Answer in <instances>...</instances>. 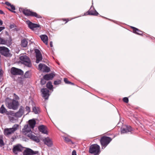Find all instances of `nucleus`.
Segmentation results:
<instances>
[{
    "instance_id": "obj_24",
    "label": "nucleus",
    "mask_w": 155,
    "mask_h": 155,
    "mask_svg": "<svg viewBox=\"0 0 155 155\" xmlns=\"http://www.w3.org/2000/svg\"><path fill=\"white\" fill-rule=\"evenodd\" d=\"M9 111H7V109L5 107L4 105H2L1 107H0V113L2 114H4L5 113L6 115H7L8 112L9 113Z\"/></svg>"
},
{
    "instance_id": "obj_17",
    "label": "nucleus",
    "mask_w": 155,
    "mask_h": 155,
    "mask_svg": "<svg viewBox=\"0 0 155 155\" xmlns=\"http://www.w3.org/2000/svg\"><path fill=\"white\" fill-rule=\"evenodd\" d=\"M28 27L32 30H34L36 28L39 27V25L33 23L29 21H26Z\"/></svg>"
},
{
    "instance_id": "obj_16",
    "label": "nucleus",
    "mask_w": 155,
    "mask_h": 155,
    "mask_svg": "<svg viewBox=\"0 0 155 155\" xmlns=\"http://www.w3.org/2000/svg\"><path fill=\"white\" fill-rule=\"evenodd\" d=\"M22 150V147L20 144H18L14 147L13 151L15 154H17L18 152L21 151Z\"/></svg>"
},
{
    "instance_id": "obj_18",
    "label": "nucleus",
    "mask_w": 155,
    "mask_h": 155,
    "mask_svg": "<svg viewBox=\"0 0 155 155\" xmlns=\"http://www.w3.org/2000/svg\"><path fill=\"white\" fill-rule=\"evenodd\" d=\"M41 91L43 94V97L45 99H47L49 96V91L47 88H43Z\"/></svg>"
},
{
    "instance_id": "obj_9",
    "label": "nucleus",
    "mask_w": 155,
    "mask_h": 155,
    "mask_svg": "<svg viewBox=\"0 0 155 155\" xmlns=\"http://www.w3.org/2000/svg\"><path fill=\"white\" fill-rule=\"evenodd\" d=\"M11 72L13 75H22L23 74V72L21 70L15 67L11 68Z\"/></svg>"
},
{
    "instance_id": "obj_37",
    "label": "nucleus",
    "mask_w": 155,
    "mask_h": 155,
    "mask_svg": "<svg viewBox=\"0 0 155 155\" xmlns=\"http://www.w3.org/2000/svg\"><path fill=\"white\" fill-rule=\"evenodd\" d=\"M64 139L65 141L67 142H69L71 141V140L68 138L67 137H64Z\"/></svg>"
},
{
    "instance_id": "obj_21",
    "label": "nucleus",
    "mask_w": 155,
    "mask_h": 155,
    "mask_svg": "<svg viewBox=\"0 0 155 155\" xmlns=\"http://www.w3.org/2000/svg\"><path fill=\"white\" fill-rule=\"evenodd\" d=\"M40 37L43 42L45 45H47L48 40V38L47 36L45 35H41L40 36Z\"/></svg>"
},
{
    "instance_id": "obj_23",
    "label": "nucleus",
    "mask_w": 155,
    "mask_h": 155,
    "mask_svg": "<svg viewBox=\"0 0 155 155\" xmlns=\"http://www.w3.org/2000/svg\"><path fill=\"white\" fill-rule=\"evenodd\" d=\"M36 122L34 119H31L28 121V125L32 129H33L35 127Z\"/></svg>"
},
{
    "instance_id": "obj_27",
    "label": "nucleus",
    "mask_w": 155,
    "mask_h": 155,
    "mask_svg": "<svg viewBox=\"0 0 155 155\" xmlns=\"http://www.w3.org/2000/svg\"><path fill=\"white\" fill-rule=\"evenodd\" d=\"M132 28L133 29V31L134 33L138 35H140L141 34L140 33L141 32V31H140L137 28L134 27H132Z\"/></svg>"
},
{
    "instance_id": "obj_7",
    "label": "nucleus",
    "mask_w": 155,
    "mask_h": 155,
    "mask_svg": "<svg viewBox=\"0 0 155 155\" xmlns=\"http://www.w3.org/2000/svg\"><path fill=\"white\" fill-rule=\"evenodd\" d=\"M31 128L29 126L28 124H26L25 125L24 128L22 130V132L23 134L25 135H27L29 133V134H27V136L30 137L31 136Z\"/></svg>"
},
{
    "instance_id": "obj_25",
    "label": "nucleus",
    "mask_w": 155,
    "mask_h": 155,
    "mask_svg": "<svg viewBox=\"0 0 155 155\" xmlns=\"http://www.w3.org/2000/svg\"><path fill=\"white\" fill-rule=\"evenodd\" d=\"M32 110L33 112L35 114H38L40 112L39 108L35 106L33 107Z\"/></svg>"
},
{
    "instance_id": "obj_3",
    "label": "nucleus",
    "mask_w": 155,
    "mask_h": 155,
    "mask_svg": "<svg viewBox=\"0 0 155 155\" xmlns=\"http://www.w3.org/2000/svg\"><path fill=\"white\" fill-rule=\"evenodd\" d=\"M18 125L15 124L11 128L5 129L4 130L5 135L6 136H9L14 133L15 131L18 129Z\"/></svg>"
},
{
    "instance_id": "obj_5",
    "label": "nucleus",
    "mask_w": 155,
    "mask_h": 155,
    "mask_svg": "<svg viewBox=\"0 0 155 155\" xmlns=\"http://www.w3.org/2000/svg\"><path fill=\"white\" fill-rule=\"evenodd\" d=\"M111 140V139L109 137H102L100 140L101 144L103 147L105 148Z\"/></svg>"
},
{
    "instance_id": "obj_43",
    "label": "nucleus",
    "mask_w": 155,
    "mask_h": 155,
    "mask_svg": "<svg viewBox=\"0 0 155 155\" xmlns=\"http://www.w3.org/2000/svg\"><path fill=\"white\" fill-rule=\"evenodd\" d=\"M5 4L8 6H10V5H11V4H10L8 2H5Z\"/></svg>"
},
{
    "instance_id": "obj_12",
    "label": "nucleus",
    "mask_w": 155,
    "mask_h": 155,
    "mask_svg": "<svg viewBox=\"0 0 155 155\" xmlns=\"http://www.w3.org/2000/svg\"><path fill=\"white\" fill-rule=\"evenodd\" d=\"M38 69L40 70H42L44 72H48L50 71V69L44 64H40L38 66Z\"/></svg>"
},
{
    "instance_id": "obj_47",
    "label": "nucleus",
    "mask_w": 155,
    "mask_h": 155,
    "mask_svg": "<svg viewBox=\"0 0 155 155\" xmlns=\"http://www.w3.org/2000/svg\"><path fill=\"white\" fill-rule=\"evenodd\" d=\"M0 14H4L3 12L1 10H0Z\"/></svg>"
},
{
    "instance_id": "obj_2",
    "label": "nucleus",
    "mask_w": 155,
    "mask_h": 155,
    "mask_svg": "<svg viewBox=\"0 0 155 155\" xmlns=\"http://www.w3.org/2000/svg\"><path fill=\"white\" fill-rule=\"evenodd\" d=\"M89 152L94 155L99 154L100 152V146L96 144L91 145L89 148Z\"/></svg>"
},
{
    "instance_id": "obj_26",
    "label": "nucleus",
    "mask_w": 155,
    "mask_h": 155,
    "mask_svg": "<svg viewBox=\"0 0 155 155\" xmlns=\"http://www.w3.org/2000/svg\"><path fill=\"white\" fill-rule=\"evenodd\" d=\"M28 45V41L25 39L21 40V45L23 47H25Z\"/></svg>"
},
{
    "instance_id": "obj_42",
    "label": "nucleus",
    "mask_w": 155,
    "mask_h": 155,
    "mask_svg": "<svg viewBox=\"0 0 155 155\" xmlns=\"http://www.w3.org/2000/svg\"><path fill=\"white\" fill-rule=\"evenodd\" d=\"M15 25H11L10 26V28H12L15 27Z\"/></svg>"
},
{
    "instance_id": "obj_28",
    "label": "nucleus",
    "mask_w": 155,
    "mask_h": 155,
    "mask_svg": "<svg viewBox=\"0 0 155 155\" xmlns=\"http://www.w3.org/2000/svg\"><path fill=\"white\" fill-rule=\"evenodd\" d=\"M88 14L89 15H97L98 13L96 11H95L93 12L90 11L88 12Z\"/></svg>"
},
{
    "instance_id": "obj_35",
    "label": "nucleus",
    "mask_w": 155,
    "mask_h": 155,
    "mask_svg": "<svg viewBox=\"0 0 155 155\" xmlns=\"http://www.w3.org/2000/svg\"><path fill=\"white\" fill-rule=\"evenodd\" d=\"M61 83V81L60 80L56 81H54V84L55 85H58L60 84Z\"/></svg>"
},
{
    "instance_id": "obj_22",
    "label": "nucleus",
    "mask_w": 155,
    "mask_h": 155,
    "mask_svg": "<svg viewBox=\"0 0 155 155\" xmlns=\"http://www.w3.org/2000/svg\"><path fill=\"white\" fill-rule=\"evenodd\" d=\"M54 75L53 73H51L48 74H47L44 76V79L46 80L52 79L53 78Z\"/></svg>"
},
{
    "instance_id": "obj_49",
    "label": "nucleus",
    "mask_w": 155,
    "mask_h": 155,
    "mask_svg": "<svg viewBox=\"0 0 155 155\" xmlns=\"http://www.w3.org/2000/svg\"><path fill=\"white\" fill-rule=\"evenodd\" d=\"M13 12H14V13H15V11H13Z\"/></svg>"
},
{
    "instance_id": "obj_41",
    "label": "nucleus",
    "mask_w": 155,
    "mask_h": 155,
    "mask_svg": "<svg viewBox=\"0 0 155 155\" xmlns=\"http://www.w3.org/2000/svg\"><path fill=\"white\" fill-rule=\"evenodd\" d=\"M72 155H77L76 152L75 150H73L72 152Z\"/></svg>"
},
{
    "instance_id": "obj_30",
    "label": "nucleus",
    "mask_w": 155,
    "mask_h": 155,
    "mask_svg": "<svg viewBox=\"0 0 155 155\" xmlns=\"http://www.w3.org/2000/svg\"><path fill=\"white\" fill-rule=\"evenodd\" d=\"M6 43V41L0 37V44H5Z\"/></svg>"
},
{
    "instance_id": "obj_13",
    "label": "nucleus",
    "mask_w": 155,
    "mask_h": 155,
    "mask_svg": "<svg viewBox=\"0 0 155 155\" xmlns=\"http://www.w3.org/2000/svg\"><path fill=\"white\" fill-rule=\"evenodd\" d=\"M44 143L48 147H51L53 145V142L51 140L49 137L42 139Z\"/></svg>"
},
{
    "instance_id": "obj_45",
    "label": "nucleus",
    "mask_w": 155,
    "mask_h": 155,
    "mask_svg": "<svg viewBox=\"0 0 155 155\" xmlns=\"http://www.w3.org/2000/svg\"><path fill=\"white\" fill-rule=\"evenodd\" d=\"M50 45L51 47H53V43L51 41L50 42Z\"/></svg>"
},
{
    "instance_id": "obj_39",
    "label": "nucleus",
    "mask_w": 155,
    "mask_h": 155,
    "mask_svg": "<svg viewBox=\"0 0 155 155\" xmlns=\"http://www.w3.org/2000/svg\"><path fill=\"white\" fill-rule=\"evenodd\" d=\"M46 82L45 79H42L41 80V83L42 84H44Z\"/></svg>"
},
{
    "instance_id": "obj_19",
    "label": "nucleus",
    "mask_w": 155,
    "mask_h": 155,
    "mask_svg": "<svg viewBox=\"0 0 155 155\" xmlns=\"http://www.w3.org/2000/svg\"><path fill=\"white\" fill-rule=\"evenodd\" d=\"M24 112V109L23 107H21L18 112L16 113H14L16 115V117H21L23 115Z\"/></svg>"
},
{
    "instance_id": "obj_10",
    "label": "nucleus",
    "mask_w": 155,
    "mask_h": 155,
    "mask_svg": "<svg viewBox=\"0 0 155 155\" xmlns=\"http://www.w3.org/2000/svg\"><path fill=\"white\" fill-rule=\"evenodd\" d=\"M0 53L5 56L7 57L9 55L8 49L4 47H0Z\"/></svg>"
},
{
    "instance_id": "obj_6",
    "label": "nucleus",
    "mask_w": 155,
    "mask_h": 155,
    "mask_svg": "<svg viewBox=\"0 0 155 155\" xmlns=\"http://www.w3.org/2000/svg\"><path fill=\"white\" fill-rule=\"evenodd\" d=\"M23 13L25 15L28 16L35 17L38 18H41L42 17L36 13L30 11L28 9L24 10L22 11Z\"/></svg>"
},
{
    "instance_id": "obj_20",
    "label": "nucleus",
    "mask_w": 155,
    "mask_h": 155,
    "mask_svg": "<svg viewBox=\"0 0 155 155\" xmlns=\"http://www.w3.org/2000/svg\"><path fill=\"white\" fill-rule=\"evenodd\" d=\"M38 129L39 131L44 134H48L47 128L46 127L42 125L38 127Z\"/></svg>"
},
{
    "instance_id": "obj_34",
    "label": "nucleus",
    "mask_w": 155,
    "mask_h": 155,
    "mask_svg": "<svg viewBox=\"0 0 155 155\" xmlns=\"http://www.w3.org/2000/svg\"><path fill=\"white\" fill-rule=\"evenodd\" d=\"M25 109L26 111L27 112V114L29 112H30L31 110H30V108L29 107H28V106H26L25 107Z\"/></svg>"
},
{
    "instance_id": "obj_15",
    "label": "nucleus",
    "mask_w": 155,
    "mask_h": 155,
    "mask_svg": "<svg viewBox=\"0 0 155 155\" xmlns=\"http://www.w3.org/2000/svg\"><path fill=\"white\" fill-rule=\"evenodd\" d=\"M35 52L36 53V62L37 63H38L42 59V55L39 50L35 49Z\"/></svg>"
},
{
    "instance_id": "obj_48",
    "label": "nucleus",
    "mask_w": 155,
    "mask_h": 155,
    "mask_svg": "<svg viewBox=\"0 0 155 155\" xmlns=\"http://www.w3.org/2000/svg\"><path fill=\"white\" fill-rule=\"evenodd\" d=\"M3 24V22L2 21H1L0 19V25H2V24Z\"/></svg>"
},
{
    "instance_id": "obj_14",
    "label": "nucleus",
    "mask_w": 155,
    "mask_h": 155,
    "mask_svg": "<svg viewBox=\"0 0 155 155\" xmlns=\"http://www.w3.org/2000/svg\"><path fill=\"white\" fill-rule=\"evenodd\" d=\"M132 130V129L130 126H125L121 128V133L125 134L128 132H131Z\"/></svg>"
},
{
    "instance_id": "obj_33",
    "label": "nucleus",
    "mask_w": 155,
    "mask_h": 155,
    "mask_svg": "<svg viewBox=\"0 0 155 155\" xmlns=\"http://www.w3.org/2000/svg\"><path fill=\"white\" fill-rule=\"evenodd\" d=\"M64 82L66 84H73V83L68 81V79L67 78H64Z\"/></svg>"
},
{
    "instance_id": "obj_4",
    "label": "nucleus",
    "mask_w": 155,
    "mask_h": 155,
    "mask_svg": "<svg viewBox=\"0 0 155 155\" xmlns=\"http://www.w3.org/2000/svg\"><path fill=\"white\" fill-rule=\"evenodd\" d=\"M6 105L9 109L16 110L18 108V102L14 100H10L7 102Z\"/></svg>"
},
{
    "instance_id": "obj_8",
    "label": "nucleus",
    "mask_w": 155,
    "mask_h": 155,
    "mask_svg": "<svg viewBox=\"0 0 155 155\" xmlns=\"http://www.w3.org/2000/svg\"><path fill=\"white\" fill-rule=\"evenodd\" d=\"M9 120L12 122H14L17 120V117L13 111H10L8 112L7 115Z\"/></svg>"
},
{
    "instance_id": "obj_32",
    "label": "nucleus",
    "mask_w": 155,
    "mask_h": 155,
    "mask_svg": "<svg viewBox=\"0 0 155 155\" xmlns=\"http://www.w3.org/2000/svg\"><path fill=\"white\" fill-rule=\"evenodd\" d=\"M33 137V140L36 141V142L38 143L39 142V140L36 137Z\"/></svg>"
},
{
    "instance_id": "obj_40",
    "label": "nucleus",
    "mask_w": 155,
    "mask_h": 155,
    "mask_svg": "<svg viewBox=\"0 0 155 155\" xmlns=\"http://www.w3.org/2000/svg\"><path fill=\"white\" fill-rule=\"evenodd\" d=\"M10 7L13 10H15V7L14 5H11Z\"/></svg>"
},
{
    "instance_id": "obj_36",
    "label": "nucleus",
    "mask_w": 155,
    "mask_h": 155,
    "mask_svg": "<svg viewBox=\"0 0 155 155\" xmlns=\"http://www.w3.org/2000/svg\"><path fill=\"white\" fill-rule=\"evenodd\" d=\"M123 101L126 103H127L128 102V99L127 97H125L123 99Z\"/></svg>"
},
{
    "instance_id": "obj_29",
    "label": "nucleus",
    "mask_w": 155,
    "mask_h": 155,
    "mask_svg": "<svg viewBox=\"0 0 155 155\" xmlns=\"http://www.w3.org/2000/svg\"><path fill=\"white\" fill-rule=\"evenodd\" d=\"M47 87L50 89H51L53 87L52 83L51 82H48L47 84Z\"/></svg>"
},
{
    "instance_id": "obj_44",
    "label": "nucleus",
    "mask_w": 155,
    "mask_h": 155,
    "mask_svg": "<svg viewBox=\"0 0 155 155\" xmlns=\"http://www.w3.org/2000/svg\"><path fill=\"white\" fill-rule=\"evenodd\" d=\"M5 28V27H0V32Z\"/></svg>"
},
{
    "instance_id": "obj_31",
    "label": "nucleus",
    "mask_w": 155,
    "mask_h": 155,
    "mask_svg": "<svg viewBox=\"0 0 155 155\" xmlns=\"http://www.w3.org/2000/svg\"><path fill=\"white\" fill-rule=\"evenodd\" d=\"M31 75V73L29 71H27L25 74V78H28L30 77Z\"/></svg>"
},
{
    "instance_id": "obj_11",
    "label": "nucleus",
    "mask_w": 155,
    "mask_h": 155,
    "mask_svg": "<svg viewBox=\"0 0 155 155\" xmlns=\"http://www.w3.org/2000/svg\"><path fill=\"white\" fill-rule=\"evenodd\" d=\"M38 151H33L30 149H27L23 152L24 155H35V154H38Z\"/></svg>"
},
{
    "instance_id": "obj_46",
    "label": "nucleus",
    "mask_w": 155,
    "mask_h": 155,
    "mask_svg": "<svg viewBox=\"0 0 155 155\" xmlns=\"http://www.w3.org/2000/svg\"><path fill=\"white\" fill-rule=\"evenodd\" d=\"M1 70H0V79H1V77L2 76V72L1 71Z\"/></svg>"
},
{
    "instance_id": "obj_1",
    "label": "nucleus",
    "mask_w": 155,
    "mask_h": 155,
    "mask_svg": "<svg viewBox=\"0 0 155 155\" xmlns=\"http://www.w3.org/2000/svg\"><path fill=\"white\" fill-rule=\"evenodd\" d=\"M20 59L22 64L28 67H31L32 64L29 58L26 55L21 56Z\"/></svg>"
},
{
    "instance_id": "obj_38",
    "label": "nucleus",
    "mask_w": 155,
    "mask_h": 155,
    "mask_svg": "<svg viewBox=\"0 0 155 155\" xmlns=\"http://www.w3.org/2000/svg\"><path fill=\"white\" fill-rule=\"evenodd\" d=\"M4 144L3 140L2 139H0V146L2 147V146L4 145Z\"/></svg>"
}]
</instances>
